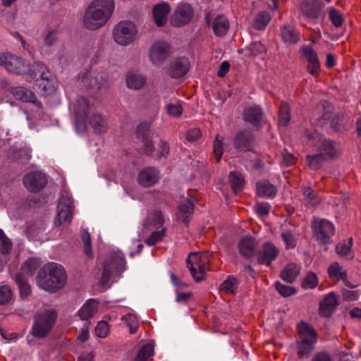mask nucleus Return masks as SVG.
<instances>
[{
    "label": "nucleus",
    "mask_w": 361,
    "mask_h": 361,
    "mask_svg": "<svg viewBox=\"0 0 361 361\" xmlns=\"http://www.w3.org/2000/svg\"><path fill=\"white\" fill-rule=\"evenodd\" d=\"M329 19L332 24L336 27H340L343 23V18L341 13L335 8L332 7L329 9Z\"/></svg>",
    "instance_id": "nucleus-52"
},
{
    "label": "nucleus",
    "mask_w": 361,
    "mask_h": 361,
    "mask_svg": "<svg viewBox=\"0 0 361 361\" xmlns=\"http://www.w3.org/2000/svg\"><path fill=\"white\" fill-rule=\"evenodd\" d=\"M73 200L67 192L61 195L59 204L57 218L54 221L56 226L66 222H71L73 218Z\"/></svg>",
    "instance_id": "nucleus-11"
},
{
    "label": "nucleus",
    "mask_w": 361,
    "mask_h": 361,
    "mask_svg": "<svg viewBox=\"0 0 361 361\" xmlns=\"http://www.w3.org/2000/svg\"><path fill=\"white\" fill-rule=\"evenodd\" d=\"M338 305L334 292L327 294L319 304V314L322 317H330Z\"/></svg>",
    "instance_id": "nucleus-20"
},
{
    "label": "nucleus",
    "mask_w": 361,
    "mask_h": 361,
    "mask_svg": "<svg viewBox=\"0 0 361 361\" xmlns=\"http://www.w3.org/2000/svg\"><path fill=\"white\" fill-rule=\"evenodd\" d=\"M306 160L309 167L313 170H319L327 161L325 156L319 152L313 155H307Z\"/></svg>",
    "instance_id": "nucleus-36"
},
{
    "label": "nucleus",
    "mask_w": 361,
    "mask_h": 361,
    "mask_svg": "<svg viewBox=\"0 0 361 361\" xmlns=\"http://www.w3.org/2000/svg\"><path fill=\"white\" fill-rule=\"evenodd\" d=\"M229 27V22L228 19L221 16H217L212 23V28L214 34L219 37L224 36L226 34Z\"/></svg>",
    "instance_id": "nucleus-32"
},
{
    "label": "nucleus",
    "mask_w": 361,
    "mask_h": 361,
    "mask_svg": "<svg viewBox=\"0 0 361 361\" xmlns=\"http://www.w3.org/2000/svg\"><path fill=\"white\" fill-rule=\"evenodd\" d=\"M245 50L249 51L253 56H259L262 59H264L266 55V49L259 42H252L250 46L245 48Z\"/></svg>",
    "instance_id": "nucleus-41"
},
{
    "label": "nucleus",
    "mask_w": 361,
    "mask_h": 361,
    "mask_svg": "<svg viewBox=\"0 0 361 361\" xmlns=\"http://www.w3.org/2000/svg\"><path fill=\"white\" fill-rule=\"evenodd\" d=\"M301 51L310 63V73L314 76H317L320 68V63L317 52L310 46L302 47L301 48Z\"/></svg>",
    "instance_id": "nucleus-24"
},
{
    "label": "nucleus",
    "mask_w": 361,
    "mask_h": 361,
    "mask_svg": "<svg viewBox=\"0 0 361 361\" xmlns=\"http://www.w3.org/2000/svg\"><path fill=\"white\" fill-rule=\"evenodd\" d=\"M151 123L147 121L140 123L136 128L135 137L137 140H142L152 137L149 133Z\"/></svg>",
    "instance_id": "nucleus-42"
},
{
    "label": "nucleus",
    "mask_w": 361,
    "mask_h": 361,
    "mask_svg": "<svg viewBox=\"0 0 361 361\" xmlns=\"http://www.w3.org/2000/svg\"><path fill=\"white\" fill-rule=\"evenodd\" d=\"M228 177L232 190L235 195H237L244 188V176L238 171H231L230 172Z\"/></svg>",
    "instance_id": "nucleus-33"
},
{
    "label": "nucleus",
    "mask_w": 361,
    "mask_h": 361,
    "mask_svg": "<svg viewBox=\"0 0 361 361\" xmlns=\"http://www.w3.org/2000/svg\"><path fill=\"white\" fill-rule=\"evenodd\" d=\"M270 20L271 16L268 11H260L253 21V27L258 30H262L267 27Z\"/></svg>",
    "instance_id": "nucleus-37"
},
{
    "label": "nucleus",
    "mask_w": 361,
    "mask_h": 361,
    "mask_svg": "<svg viewBox=\"0 0 361 361\" xmlns=\"http://www.w3.org/2000/svg\"><path fill=\"white\" fill-rule=\"evenodd\" d=\"M193 16V8L189 4H180L171 18V24L173 27H181L188 23Z\"/></svg>",
    "instance_id": "nucleus-13"
},
{
    "label": "nucleus",
    "mask_w": 361,
    "mask_h": 361,
    "mask_svg": "<svg viewBox=\"0 0 361 361\" xmlns=\"http://www.w3.org/2000/svg\"><path fill=\"white\" fill-rule=\"evenodd\" d=\"M122 319L126 320V324L130 327V333L135 334L138 327L136 316L133 314H128L126 316H123Z\"/></svg>",
    "instance_id": "nucleus-59"
},
{
    "label": "nucleus",
    "mask_w": 361,
    "mask_h": 361,
    "mask_svg": "<svg viewBox=\"0 0 361 361\" xmlns=\"http://www.w3.org/2000/svg\"><path fill=\"white\" fill-rule=\"evenodd\" d=\"M281 37L283 39L289 44L296 43L299 39V34L294 27L290 26H284L281 30Z\"/></svg>",
    "instance_id": "nucleus-39"
},
{
    "label": "nucleus",
    "mask_w": 361,
    "mask_h": 361,
    "mask_svg": "<svg viewBox=\"0 0 361 361\" xmlns=\"http://www.w3.org/2000/svg\"><path fill=\"white\" fill-rule=\"evenodd\" d=\"M91 106L85 97L79 98L73 104L75 116V126L78 131L82 132L87 128V121L90 113Z\"/></svg>",
    "instance_id": "nucleus-8"
},
{
    "label": "nucleus",
    "mask_w": 361,
    "mask_h": 361,
    "mask_svg": "<svg viewBox=\"0 0 361 361\" xmlns=\"http://www.w3.org/2000/svg\"><path fill=\"white\" fill-rule=\"evenodd\" d=\"M257 191L259 196L274 197L277 193V188L269 180H264L257 183Z\"/></svg>",
    "instance_id": "nucleus-30"
},
{
    "label": "nucleus",
    "mask_w": 361,
    "mask_h": 361,
    "mask_svg": "<svg viewBox=\"0 0 361 361\" xmlns=\"http://www.w3.org/2000/svg\"><path fill=\"white\" fill-rule=\"evenodd\" d=\"M154 345L147 343L142 345L137 352L135 358V361H146L147 358L152 355Z\"/></svg>",
    "instance_id": "nucleus-44"
},
{
    "label": "nucleus",
    "mask_w": 361,
    "mask_h": 361,
    "mask_svg": "<svg viewBox=\"0 0 361 361\" xmlns=\"http://www.w3.org/2000/svg\"><path fill=\"white\" fill-rule=\"evenodd\" d=\"M166 230L162 228L161 231L152 232L150 235L145 240V243L148 245H154L158 242L162 240L165 235Z\"/></svg>",
    "instance_id": "nucleus-53"
},
{
    "label": "nucleus",
    "mask_w": 361,
    "mask_h": 361,
    "mask_svg": "<svg viewBox=\"0 0 361 361\" xmlns=\"http://www.w3.org/2000/svg\"><path fill=\"white\" fill-rule=\"evenodd\" d=\"M279 252V250L273 243L267 242L264 244L263 250L259 252L257 262L259 264L269 266L271 262L278 257Z\"/></svg>",
    "instance_id": "nucleus-21"
},
{
    "label": "nucleus",
    "mask_w": 361,
    "mask_h": 361,
    "mask_svg": "<svg viewBox=\"0 0 361 361\" xmlns=\"http://www.w3.org/2000/svg\"><path fill=\"white\" fill-rule=\"evenodd\" d=\"M300 267L294 263H290L285 266L281 271L280 276L288 283H293L300 273Z\"/></svg>",
    "instance_id": "nucleus-29"
},
{
    "label": "nucleus",
    "mask_w": 361,
    "mask_h": 361,
    "mask_svg": "<svg viewBox=\"0 0 361 361\" xmlns=\"http://www.w3.org/2000/svg\"><path fill=\"white\" fill-rule=\"evenodd\" d=\"M275 288L281 296L285 298L291 296L297 292L294 287L283 285L279 281L275 283Z\"/></svg>",
    "instance_id": "nucleus-50"
},
{
    "label": "nucleus",
    "mask_w": 361,
    "mask_h": 361,
    "mask_svg": "<svg viewBox=\"0 0 361 361\" xmlns=\"http://www.w3.org/2000/svg\"><path fill=\"white\" fill-rule=\"evenodd\" d=\"M166 111L170 116L179 117L183 113V108L180 104H169L166 106Z\"/></svg>",
    "instance_id": "nucleus-63"
},
{
    "label": "nucleus",
    "mask_w": 361,
    "mask_h": 361,
    "mask_svg": "<svg viewBox=\"0 0 361 361\" xmlns=\"http://www.w3.org/2000/svg\"><path fill=\"white\" fill-rule=\"evenodd\" d=\"M343 115H341L340 114H336L332 116L327 120L330 122V128L331 129L336 133H341V121L342 120Z\"/></svg>",
    "instance_id": "nucleus-56"
},
{
    "label": "nucleus",
    "mask_w": 361,
    "mask_h": 361,
    "mask_svg": "<svg viewBox=\"0 0 361 361\" xmlns=\"http://www.w3.org/2000/svg\"><path fill=\"white\" fill-rule=\"evenodd\" d=\"M11 93L16 99L25 102L32 103L39 110L42 109V104L37 97L35 94L31 90L22 86L15 87L11 89Z\"/></svg>",
    "instance_id": "nucleus-18"
},
{
    "label": "nucleus",
    "mask_w": 361,
    "mask_h": 361,
    "mask_svg": "<svg viewBox=\"0 0 361 361\" xmlns=\"http://www.w3.org/2000/svg\"><path fill=\"white\" fill-rule=\"evenodd\" d=\"M99 310V302L97 300L91 298L87 300L79 309L76 316L81 320L87 321L94 317Z\"/></svg>",
    "instance_id": "nucleus-22"
},
{
    "label": "nucleus",
    "mask_w": 361,
    "mask_h": 361,
    "mask_svg": "<svg viewBox=\"0 0 361 361\" xmlns=\"http://www.w3.org/2000/svg\"><path fill=\"white\" fill-rule=\"evenodd\" d=\"M36 69L41 72L40 79L37 80V85L44 95L51 94L57 89L58 82L54 76H53L44 64L37 61L35 63Z\"/></svg>",
    "instance_id": "nucleus-5"
},
{
    "label": "nucleus",
    "mask_w": 361,
    "mask_h": 361,
    "mask_svg": "<svg viewBox=\"0 0 361 361\" xmlns=\"http://www.w3.org/2000/svg\"><path fill=\"white\" fill-rule=\"evenodd\" d=\"M27 278L23 277V274H18L16 276V282L18 286L21 297H27L30 294V286L27 281Z\"/></svg>",
    "instance_id": "nucleus-43"
},
{
    "label": "nucleus",
    "mask_w": 361,
    "mask_h": 361,
    "mask_svg": "<svg viewBox=\"0 0 361 361\" xmlns=\"http://www.w3.org/2000/svg\"><path fill=\"white\" fill-rule=\"evenodd\" d=\"M57 32L52 30L47 32L44 38V42L45 45L51 47L55 44V43L57 42Z\"/></svg>",
    "instance_id": "nucleus-64"
},
{
    "label": "nucleus",
    "mask_w": 361,
    "mask_h": 361,
    "mask_svg": "<svg viewBox=\"0 0 361 361\" xmlns=\"http://www.w3.org/2000/svg\"><path fill=\"white\" fill-rule=\"evenodd\" d=\"M316 341L317 339L314 338H310V340H297L295 345L299 359L307 358L310 356L314 348V344Z\"/></svg>",
    "instance_id": "nucleus-27"
},
{
    "label": "nucleus",
    "mask_w": 361,
    "mask_h": 361,
    "mask_svg": "<svg viewBox=\"0 0 361 361\" xmlns=\"http://www.w3.org/2000/svg\"><path fill=\"white\" fill-rule=\"evenodd\" d=\"M140 141L143 143V145L140 149V152L147 156H151L155 149L152 137L147 138Z\"/></svg>",
    "instance_id": "nucleus-57"
},
{
    "label": "nucleus",
    "mask_w": 361,
    "mask_h": 361,
    "mask_svg": "<svg viewBox=\"0 0 361 361\" xmlns=\"http://www.w3.org/2000/svg\"><path fill=\"white\" fill-rule=\"evenodd\" d=\"M263 111L260 106H253L246 107L242 113L243 119L247 123H251L259 130L262 127V120L263 118Z\"/></svg>",
    "instance_id": "nucleus-17"
},
{
    "label": "nucleus",
    "mask_w": 361,
    "mask_h": 361,
    "mask_svg": "<svg viewBox=\"0 0 361 361\" xmlns=\"http://www.w3.org/2000/svg\"><path fill=\"white\" fill-rule=\"evenodd\" d=\"M90 126L97 134H102L107 130L106 119L100 114H92L87 121V127Z\"/></svg>",
    "instance_id": "nucleus-25"
},
{
    "label": "nucleus",
    "mask_w": 361,
    "mask_h": 361,
    "mask_svg": "<svg viewBox=\"0 0 361 361\" xmlns=\"http://www.w3.org/2000/svg\"><path fill=\"white\" fill-rule=\"evenodd\" d=\"M170 12L169 4L162 2L154 6L152 14L156 25L159 27L164 26L167 20V16Z\"/></svg>",
    "instance_id": "nucleus-26"
},
{
    "label": "nucleus",
    "mask_w": 361,
    "mask_h": 361,
    "mask_svg": "<svg viewBox=\"0 0 361 361\" xmlns=\"http://www.w3.org/2000/svg\"><path fill=\"white\" fill-rule=\"evenodd\" d=\"M36 282L39 288L49 293H55L66 284V271L61 264H49L39 271Z\"/></svg>",
    "instance_id": "nucleus-2"
},
{
    "label": "nucleus",
    "mask_w": 361,
    "mask_h": 361,
    "mask_svg": "<svg viewBox=\"0 0 361 361\" xmlns=\"http://www.w3.org/2000/svg\"><path fill=\"white\" fill-rule=\"evenodd\" d=\"M297 329L298 333V340H310V338L317 339L316 331L309 324L302 321L298 324Z\"/></svg>",
    "instance_id": "nucleus-31"
},
{
    "label": "nucleus",
    "mask_w": 361,
    "mask_h": 361,
    "mask_svg": "<svg viewBox=\"0 0 361 361\" xmlns=\"http://www.w3.org/2000/svg\"><path fill=\"white\" fill-rule=\"evenodd\" d=\"M312 228L317 240L324 245L331 242V238L335 233V228L332 223L326 219H314Z\"/></svg>",
    "instance_id": "nucleus-9"
},
{
    "label": "nucleus",
    "mask_w": 361,
    "mask_h": 361,
    "mask_svg": "<svg viewBox=\"0 0 361 361\" xmlns=\"http://www.w3.org/2000/svg\"><path fill=\"white\" fill-rule=\"evenodd\" d=\"M109 331V325L106 322L101 321L98 322L96 328L95 333L97 336L100 338H105Z\"/></svg>",
    "instance_id": "nucleus-61"
},
{
    "label": "nucleus",
    "mask_w": 361,
    "mask_h": 361,
    "mask_svg": "<svg viewBox=\"0 0 361 361\" xmlns=\"http://www.w3.org/2000/svg\"><path fill=\"white\" fill-rule=\"evenodd\" d=\"M47 183V177L42 172L30 173L23 178V183L25 188L31 192H37L42 190Z\"/></svg>",
    "instance_id": "nucleus-14"
},
{
    "label": "nucleus",
    "mask_w": 361,
    "mask_h": 361,
    "mask_svg": "<svg viewBox=\"0 0 361 361\" xmlns=\"http://www.w3.org/2000/svg\"><path fill=\"white\" fill-rule=\"evenodd\" d=\"M259 243L255 238L247 235L242 238L238 245L240 254L245 258H252L257 253Z\"/></svg>",
    "instance_id": "nucleus-16"
},
{
    "label": "nucleus",
    "mask_w": 361,
    "mask_h": 361,
    "mask_svg": "<svg viewBox=\"0 0 361 361\" xmlns=\"http://www.w3.org/2000/svg\"><path fill=\"white\" fill-rule=\"evenodd\" d=\"M13 297V292L8 286H0V305L8 303Z\"/></svg>",
    "instance_id": "nucleus-55"
},
{
    "label": "nucleus",
    "mask_w": 361,
    "mask_h": 361,
    "mask_svg": "<svg viewBox=\"0 0 361 361\" xmlns=\"http://www.w3.org/2000/svg\"><path fill=\"white\" fill-rule=\"evenodd\" d=\"M324 4L322 0H303L300 4L302 14L309 20L317 22L322 14Z\"/></svg>",
    "instance_id": "nucleus-12"
},
{
    "label": "nucleus",
    "mask_w": 361,
    "mask_h": 361,
    "mask_svg": "<svg viewBox=\"0 0 361 361\" xmlns=\"http://www.w3.org/2000/svg\"><path fill=\"white\" fill-rule=\"evenodd\" d=\"M32 149L30 147H23L15 152V158L21 163L28 161L32 157Z\"/></svg>",
    "instance_id": "nucleus-51"
},
{
    "label": "nucleus",
    "mask_w": 361,
    "mask_h": 361,
    "mask_svg": "<svg viewBox=\"0 0 361 361\" xmlns=\"http://www.w3.org/2000/svg\"><path fill=\"white\" fill-rule=\"evenodd\" d=\"M318 285L317 275L313 271H309L302 281V287L305 289H312Z\"/></svg>",
    "instance_id": "nucleus-45"
},
{
    "label": "nucleus",
    "mask_w": 361,
    "mask_h": 361,
    "mask_svg": "<svg viewBox=\"0 0 361 361\" xmlns=\"http://www.w3.org/2000/svg\"><path fill=\"white\" fill-rule=\"evenodd\" d=\"M126 269V261L123 254L118 250L114 252V277L119 276Z\"/></svg>",
    "instance_id": "nucleus-38"
},
{
    "label": "nucleus",
    "mask_w": 361,
    "mask_h": 361,
    "mask_svg": "<svg viewBox=\"0 0 361 361\" xmlns=\"http://www.w3.org/2000/svg\"><path fill=\"white\" fill-rule=\"evenodd\" d=\"M114 30V41L123 46L133 42L137 32L135 24L128 20L120 22Z\"/></svg>",
    "instance_id": "nucleus-4"
},
{
    "label": "nucleus",
    "mask_w": 361,
    "mask_h": 361,
    "mask_svg": "<svg viewBox=\"0 0 361 361\" xmlns=\"http://www.w3.org/2000/svg\"><path fill=\"white\" fill-rule=\"evenodd\" d=\"M171 54V45L164 41H157L149 49V57L151 62L156 66H161Z\"/></svg>",
    "instance_id": "nucleus-10"
},
{
    "label": "nucleus",
    "mask_w": 361,
    "mask_h": 361,
    "mask_svg": "<svg viewBox=\"0 0 361 361\" xmlns=\"http://www.w3.org/2000/svg\"><path fill=\"white\" fill-rule=\"evenodd\" d=\"M12 247V243L6 235L4 231L0 228V250L2 253L6 254L9 252Z\"/></svg>",
    "instance_id": "nucleus-54"
},
{
    "label": "nucleus",
    "mask_w": 361,
    "mask_h": 361,
    "mask_svg": "<svg viewBox=\"0 0 361 361\" xmlns=\"http://www.w3.org/2000/svg\"><path fill=\"white\" fill-rule=\"evenodd\" d=\"M187 267L189 269L190 274L193 277L194 280L197 282H201L203 281V277L200 276L199 271H197V267L192 264V259L188 257L186 259Z\"/></svg>",
    "instance_id": "nucleus-62"
},
{
    "label": "nucleus",
    "mask_w": 361,
    "mask_h": 361,
    "mask_svg": "<svg viewBox=\"0 0 361 361\" xmlns=\"http://www.w3.org/2000/svg\"><path fill=\"white\" fill-rule=\"evenodd\" d=\"M44 230V228L37 226L36 224H29L27 225L25 233L30 240H35L39 237Z\"/></svg>",
    "instance_id": "nucleus-48"
},
{
    "label": "nucleus",
    "mask_w": 361,
    "mask_h": 361,
    "mask_svg": "<svg viewBox=\"0 0 361 361\" xmlns=\"http://www.w3.org/2000/svg\"><path fill=\"white\" fill-rule=\"evenodd\" d=\"M113 0H94L85 11L83 24L86 28L95 30L103 27L110 18Z\"/></svg>",
    "instance_id": "nucleus-1"
},
{
    "label": "nucleus",
    "mask_w": 361,
    "mask_h": 361,
    "mask_svg": "<svg viewBox=\"0 0 361 361\" xmlns=\"http://www.w3.org/2000/svg\"><path fill=\"white\" fill-rule=\"evenodd\" d=\"M238 280L233 276H229L221 285V290L226 293H234L237 288Z\"/></svg>",
    "instance_id": "nucleus-49"
},
{
    "label": "nucleus",
    "mask_w": 361,
    "mask_h": 361,
    "mask_svg": "<svg viewBox=\"0 0 361 361\" xmlns=\"http://www.w3.org/2000/svg\"><path fill=\"white\" fill-rule=\"evenodd\" d=\"M324 108V113L322 116L318 118V122L320 123L321 126L326 124V120H329L330 117L334 116L333 110L334 106L328 101H323L322 102Z\"/></svg>",
    "instance_id": "nucleus-47"
},
{
    "label": "nucleus",
    "mask_w": 361,
    "mask_h": 361,
    "mask_svg": "<svg viewBox=\"0 0 361 361\" xmlns=\"http://www.w3.org/2000/svg\"><path fill=\"white\" fill-rule=\"evenodd\" d=\"M81 235L83 241L85 252L88 257L92 258L93 252L91 247L90 235L87 231H82Z\"/></svg>",
    "instance_id": "nucleus-58"
},
{
    "label": "nucleus",
    "mask_w": 361,
    "mask_h": 361,
    "mask_svg": "<svg viewBox=\"0 0 361 361\" xmlns=\"http://www.w3.org/2000/svg\"><path fill=\"white\" fill-rule=\"evenodd\" d=\"M256 142L255 133L249 129L237 132L233 139V146L238 152H252Z\"/></svg>",
    "instance_id": "nucleus-7"
},
{
    "label": "nucleus",
    "mask_w": 361,
    "mask_h": 361,
    "mask_svg": "<svg viewBox=\"0 0 361 361\" xmlns=\"http://www.w3.org/2000/svg\"><path fill=\"white\" fill-rule=\"evenodd\" d=\"M214 154L217 162H219L224 153L223 142L219 139V135L216 136V140L213 144Z\"/></svg>",
    "instance_id": "nucleus-60"
},
{
    "label": "nucleus",
    "mask_w": 361,
    "mask_h": 361,
    "mask_svg": "<svg viewBox=\"0 0 361 361\" xmlns=\"http://www.w3.org/2000/svg\"><path fill=\"white\" fill-rule=\"evenodd\" d=\"M336 142L331 140H324L318 147V152L325 156L326 160L334 159L338 156V150L335 147Z\"/></svg>",
    "instance_id": "nucleus-28"
},
{
    "label": "nucleus",
    "mask_w": 361,
    "mask_h": 361,
    "mask_svg": "<svg viewBox=\"0 0 361 361\" xmlns=\"http://www.w3.org/2000/svg\"><path fill=\"white\" fill-rule=\"evenodd\" d=\"M112 268L113 263L111 259H109L104 264L100 283L104 288L106 287L111 279Z\"/></svg>",
    "instance_id": "nucleus-46"
},
{
    "label": "nucleus",
    "mask_w": 361,
    "mask_h": 361,
    "mask_svg": "<svg viewBox=\"0 0 361 361\" xmlns=\"http://www.w3.org/2000/svg\"><path fill=\"white\" fill-rule=\"evenodd\" d=\"M190 69V62L186 57L177 58L171 64L170 75L173 78H180L184 76Z\"/></svg>",
    "instance_id": "nucleus-23"
},
{
    "label": "nucleus",
    "mask_w": 361,
    "mask_h": 361,
    "mask_svg": "<svg viewBox=\"0 0 361 361\" xmlns=\"http://www.w3.org/2000/svg\"><path fill=\"white\" fill-rule=\"evenodd\" d=\"M147 79L141 74H129L126 78V83L129 88L140 90L145 85Z\"/></svg>",
    "instance_id": "nucleus-35"
},
{
    "label": "nucleus",
    "mask_w": 361,
    "mask_h": 361,
    "mask_svg": "<svg viewBox=\"0 0 361 361\" xmlns=\"http://www.w3.org/2000/svg\"><path fill=\"white\" fill-rule=\"evenodd\" d=\"M36 66L26 62L23 58L12 54L7 53L6 69L11 73L18 75H27L30 78H35Z\"/></svg>",
    "instance_id": "nucleus-3"
},
{
    "label": "nucleus",
    "mask_w": 361,
    "mask_h": 361,
    "mask_svg": "<svg viewBox=\"0 0 361 361\" xmlns=\"http://www.w3.org/2000/svg\"><path fill=\"white\" fill-rule=\"evenodd\" d=\"M290 118V107L287 103L282 102L279 110V126H286Z\"/></svg>",
    "instance_id": "nucleus-40"
},
{
    "label": "nucleus",
    "mask_w": 361,
    "mask_h": 361,
    "mask_svg": "<svg viewBox=\"0 0 361 361\" xmlns=\"http://www.w3.org/2000/svg\"><path fill=\"white\" fill-rule=\"evenodd\" d=\"M137 180L141 186L145 188L151 187L158 182L159 171L154 167H145L140 171Z\"/></svg>",
    "instance_id": "nucleus-19"
},
{
    "label": "nucleus",
    "mask_w": 361,
    "mask_h": 361,
    "mask_svg": "<svg viewBox=\"0 0 361 361\" xmlns=\"http://www.w3.org/2000/svg\"><path fill=\"white\" fill-rule=\"evenodd\" d=\"M194 207L193 202L189 198L180 201L178 203V212L176 213L177 221L188 226L192 216Z\"/></svg>",
    "instance_id": "nucleus-15"
},
{
    "label": "nucleus",
    "mask_w": 361,
    "mask_h": 361,
    "mask_svg": "<svg viewBox=\"0 0 361 361\" xmlns=\"http://www.w3.org/2000/svg\"><path fill=\"white\" fill-rule=\"evenodd\" d=\"M39 260L37 258L28 259L22 266L19 274H23V277H31L39 267Z\"/></svg>",
    "instance_id": "nucleus-34"
},
{
    "label": "nucleus",
    "mask_w": 361,
    "mask_h": 361,
    "mask_svg": "<svg viewBox=\"0 0 361 361\" xmlns=\"http://www.w3.org/2000/svg\"><path fill=\"white\" fill-rule=\"evenodd\" d=\"M56 317L54 310H46L39 314L36 318L32 328L33 335L37 337H43L53 327Z\"/></svg>",
    "instance_id": "nucleus-6"
}]
</instances>
